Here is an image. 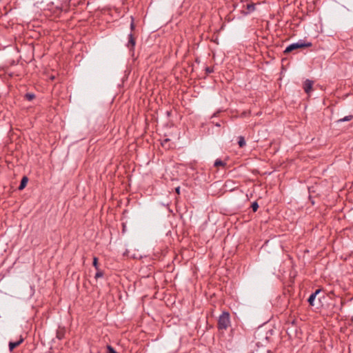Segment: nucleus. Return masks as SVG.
<instances>
[{
	"label": "nucleus",
	"mask_w": 353,
	"mask_h": 353,
	"mask_svg": "<svg viewBox=\"0 0 353 353\" xmlns=\"http://www.w3.org/2000/svg\"><path fill=\"white\" fill-rule=\"evenodd\" d=\"M312 46V43L311 42H305L303 40H300L297 43H292L289 45L285 50H284L283 53L287 54L295 50L299 49V48H308Z\"/></svg>",
	"instance_id": "obj_1"
},
{
	"label": "nucleus",
	"mask_w": 353,
	"mask_h": 353,
	"mask_svg": "<svg viewBox=\"0 0 353 353\" xmlns=\"http://www.w3.org/2000/svg\"><path fill=\"white\" fill-rule=\"evenodd\" d=\"M230 325V314L224 312L219 316L218 321V328L219 330H226Z\"/></svg>",
	"instance_id": "obj_2"
},
{
	"label": "nucleus",
	"mask_w": 353,
	"mask_h": 353,
	"mask_svg": "<svg viewBox=\"0 0 353 353\" xmlns=\"http://www.w3.org/2000/svg\"><path fill=\"white\" fill-rule=\"evenodd\" d=\"M135 45H136L135 37H134L132 33H130L128 35V42L127 43V47L128 48V49L130 50V52H134Z\"/></svg>",
	"instance_id": "obj_3"
},
{
	"label": "nucleus",
	"mask_w": 353,
	"mask_h": 353,
	"mask_svg": "<svg viewBox=\"0 0 353 353\" xmlns=\"http://www.w3.org/2000/svg\"><path fill=\"white\" fill-rule=\"evenodd\" d=\"M65 329L64 327L59 326L57 332H56V337L59 340H61L65 337Z\"/></svg>",
	"instance_id": "obj_4"
},
{
	"label": "nucleus",
	"mask_w": 353,
	"mask_h": 353,
	"mask_svg": "<svg viewBox=\"0 0 353 353\" xmlns=\"http://www.w3.org/2000/svg\"><path fill=\"white\" fill-rule=\"evenodd\" d=\"M314 82L311 80L307 79L303 85V89L307 94H309L312 90V85Z\"/></svg>",
	"instance_id": "obj_5"
},
{
	"label": "nucleus",
	"mask_w": 353,
	"mask_h": 353,
	"mask_svg": "<svg viewBox=\"0 0 353 353\" xmlns=\"http://www.w3.org/2000/svg\"><path fill=\"white\" fill-rule=\"evenodd\" d=\"M23 341V338L21 336L19 341L16 342L10 341L9 343V350L10 352H12L13 350L20 345Z\"/></svg>",
	"instance_id": "obj_6"
},
{
	"label": "nucleus",
	"mask_w": 353,
	"mask_h": 353,
	"mask_svg": "<svg viewBox=\"0 0 353 353\" xmlns=\"http://www.w3.org/2000/svg\"><path fill=\"white\" fill-rule=\"evenodd\" d=\"M321 292V290H316L314 293L311 294L310 296H309L308 299H307V302L309 303V304L312 306H313L314 304V301L316 299V295Z\"/></svg>",
	"instance_id": "obj_7"
},
{
	"label": "nucleus",
	"mask_w": 353,
	"mask_h": 353,
	"mask_svg": "<svg viewBox=\"0 0 353 353\" xmlns=\"http://www.w3.org/2000/svg\"><path fill=\"white\" fill-rule=\"evenodd\" d=\"M255 6L256 4L254 3H248L245 6L247 11H243V14H248L249 13L254 12L255 10Z\"/></svg>",
	"instance_id": "obj_8"
},
{
	"label": "nucleus",
	"mask_w": 353,
	"mask_h": 353,
	"mask_svg": "<svg viewBox=\"0 0 353 353\" xmlns=\"http://www.w3.org/2000/svg\"><path fill=\"white\" fill-rule=\"evenodd\" d=\"M28 182V178L26 176H23V178L21 179V181L19 186L18 187V189L19 190H23L26 188V186L27 185Z\"/></svg>",
	"instance_id": "obj_9"
},
{
	"label": "nucleus",
	"mask_w": 353,
	"mask_h": 353,
	"mask_svg": "<svg viewBox=\"0 0 353 353\" xmlns=\"http://www.w3.org/2000/svg\"><path fill=\"white\" fill-rule=\"evenodd\" d=\"M214 167L221 166L223 168L226 167V163L221 159H216L214 163Z\"/></svg>",
	"instance_id": "obj_10"
},
{
	"label": "nucleus",
	"mask_w": 353,
	"mask_h": 353,
	"mask_svg": "<svg viewBox=\"0 0 353 353\" xmlns=\"http://www.w3.org/2000/svg\"><path fill=\"white\" fill-rule=\"evenodd\" d=\"M238 144L240 148H243L245 145V141L243 137L240 136L239 137Z\"/></svg>",
	"instance_id": "obj_11"
},
{
	"label": "nucleus",
	"mask_w": 353,
	"mask_h": 353,
	"mask_svg": "<svg viewBox=\"0 0 353 353\" xmlns=\"http://www.w3.org/2000/svg\"><path fill=\"white\" fill-rule=\"evenodd\" d=\"M353 118V116L352 115H348V116H346L342 119H340L337 121L338 123H341V122H344V121H349L350 120H352Z\"/></svg>",
	"instance_id": "obj_12"
},
{
	"label": "nucleus",
	"mask_w": 353,
	"mask_h": 353,
	"mask_svg": "<svg viewBox=\"0 0 353 353\" xmlns=\"http://www.w3.org/2000/svg\"><path fill=\"white\" fill-rule=\"evenodd\" d=\"M24 97L28 101H32L35 98V94L33 93H26Z\"/></svg>",
	"instance_id": "obj_13"
},
{
	"label": "nucleus",
	"mask_w": 353,
	"mask_h": 353,
	"mask_svg": "<svg viewBox=\"0 0 353 353\" xmlns=\"http://www.w3.org/2000/svg\"><path fill=\"white\" fill-rule=\"evenodd\" d=\"M92 265L95 268L96 270H99L98 258L96 256H94L93 258Z\"/></svg>",
	"instance_id": "obj_14"
},
{
	"label": "nucleus",
	"mask_w": 353,
	"mask_h": 353,
	"mask_svg": "<svg viewBox=\"0 0 353 353\" xmlns=\"http://www.w3.org/2000/svg\"><path fill=\"white\" fill-rule=\"evenodd\" d=\"M107 353H118L110 345H107Z\"/></svg>",
	"instance_id": "obj_15"
},
{
	"label": "nucleus",
	"mask_w": 353,
	"mask_h": 353,
	"mask_svg": "<svg viewBox=\"0 0 353 353\" xmlns=\"http://www.w3.org/2000/svg\"><path fill=\"white\" fill-rule=\"evenodd\" d=\"M97 270V273H96V274H95L94 278H95L96 279H99V278L103 277V274H104L103 272V271H101V270Z\"/></svg>",
	"instance_id": "obj_16"
},
{
	"label": "nucleus",
	"mask_w": 353,
	"mask_h": 353,
	"mask_svg": "<svg viewBox=\"0 0 353 353\" xmlns=\"http://www.w3.org/2000/svg\"><path fill=\"white\" fill-rule=\"evenodd\" d=\"M251 208L253 210V212H256L259 208V204L256 201H254L252 203Z\"/></svg>",
	"instance_id": "obj_17"
},
{
	"label": "nucleus",
	"mask_w": 353,
	"mask_h": 353,
	"mask_svg": "<svg viewBox=\"0 0 353 353\" xmlns=\"http://www.w3.org/2000/svg\"><path fill=\"white\" fill-rule=\"evenodd\" d=\"M252 353H272L270 350H266V351H264L263 350H261V349H256L254 351H253Z\"/></svg>",
	"instance_id": "obj_18"
},
{
	"label": "nucleus",
	"mask_w": 353,
	"mask_h": 353,
	"mask_svg": "<svg viewBox=\"0 0 353 353\" xmlns=\"http://www.w3.org/2000/svg\"><path fill=\"white\" fill-rule=\"evenodd\" d=\"M205 72L207 74H210L214 72V68L213 67H207L205 68Z\"/></svg>",
	"instance_id": "obj_19"
},
{
	"label": "nucleus",
	"mask_w": 353,
	"mask_h": 353,
	"mask_svg": "<svg viewBox=\"0 0 353 353\" xmlns=\"http://www.w3.org/2000/svg\"><path fill=\"white\" fill-rule=\"evenodd\" d=\"M131 18H132V21L130 23V30H131V31H133L135 29V25L134 23V18L133 17H131Z\"/></svg>",
	"instance_id": "obj_20"
},
{
	"label": "nucleus",
	"mask_w": 353,
	"mask_h": 353,
	"mask_svg": "<svg viewBox=\"0 0 353 353\" xmlns=\"http://www.w3.org/2000/svg\"><path fill=\"white\" fill-rule=\"evenodd\" d=\"M175 192L177 194H180V187H177L175 188Z\"/></svg>",
	"instance_id": "obj_21"
},
{
	"label": "nucleus",
	"mask_w": 353,
	"mask_h": 353,
	"mask_svg": "<svg viewBox=\"0 0 353 353\" xmlns=\"http://www.w3.org/2000/svg\"><path fill=\"white\" fill-rule=\"evenodd\" d=\"M219 113V112H217L214 113V114L212 115V117L211 118L212 119L213 117H216V115H217Z\"/></svg>",
	"instance_id": "obj_22"
},
{
	"label": "nucleus",
	"mask_w": 353,
	"mask_h": 353,
	"mask_svg": "<svg viewBox=\"0 0 353 353\" xmlns=\"http://www.w3.org/2000/svg\"><path fill=\"white\" fill-rule=\"evenodd\" d=\"M215 125H216V126H217V127H220V126H221V124H220L219 123H216L215 124Z\"/></svg>",
	"instance_id": "obj_23"
}]
</instances>
